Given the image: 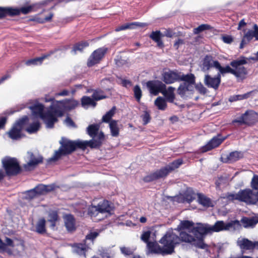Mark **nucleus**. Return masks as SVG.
<instances>
[{"label":"nucleus","mask_w":258,"mask_h":258,"mask_svg":"<svg viewBox=\"0 0 258 258\" xmlns=\"http://www.w3.org/2000/svg\"><path fill=\"white\" fill-rule=\"evenodd\" d=\"M219 62L217 60H214L211 56H206L203 60L202 70L204 72L208 71L210 68H214L216 69V63Z\"/></svg>","instance_id":"393cba45"},{"label":"nucleus","mask_w":258,"mask_h":258,"mask_svg":"<svg viewBox=\"0 0 258 258\" xmlns=\"http://www.w3.org/2000/svg\"><path fill=\"white\" fill-rule=\"evenodd\" d=\"M147 86L150 92L155 95H157L159 92L161 93L163 89L166 87V85L159 81H148L147 83Z\"/></svg>","instance_id":"a211bd4d"},{"label":"nucleus","mask_w":258,"mask_h":258,"mask_svg":"<svg viewBox=\"0 0 258 258\" xmlns=\"http://www.w3.org/2000/svg\"><path fill=\"white\" fill-rule=\"evenodd\" d=\"M258 93V90H254L250 92H247L244 94L241 95H235L231 96L229 98L230 102L236 101L237 100H241L246 99L250 97H252L255 96Z\"/></svg>","instance_id":"bb28decb"},{"label":"nucleus","mask_w":258,"mask_h":258,"mask_svg":"<svg viewBox=\"0 0 258 258\" xmlns=\"http://www.w3.org/2000/svg\"><path fill=\"white\" fill-rule=\"evenodd\" d=\"M2 163L8 176L15 175L20 172V167L16 158L5 157L2 160Z\"/></svg>","instance_id":"9b49d317"},{"label":"nucleus","mask_w":258,"mask_h":258,"mask_svg":"<svg viewBox=\"0 0 258 258\" xmlns=\"http://www.w3.org/2000/svg\"><path fill=\"white\" fill-rule=\"evenodd\" d=\"M40 127V124L39 121H34L32 123L26 128V131L29 134L34 133L37 132Z\"/></svg>","instance_id":"a18cd8bd"},{"label":"nucleus","mask_w":258,"mask_h":258,"mask_svg":"<svg viewBox=\"0 0 258 258\" xmlns=\"http://www.w3.org/2000/svg\"><path fill=\"white\" fill-rule=\"evenodd\" d=\"M107 48L105 47L99 48L95 50L89 57L87 65L88 67H92L98 63L103 57L107 52Z\"/></svg>","instance_id":"2eb2a0df"},{"label":"nucleus","mask_w":258,"mask_h":258,"mask_svg":"<svg viewBox=\"0 0 258 258\" xmlns=\"http://www.w3.org/2000/svg\"><path fill=\"white\" fill-rule=\"evenodd\" d=\"M116 108L115 107H113L110 110L106 113L105 115H104L102 118V122L109 123L111 120L112 117L115 114Z\"/></svg>","instance_id":"58836bf2"},{"label":"nucleus","mask_w":258,"mask_h":258,"mask_svg":"<svg viewBox=\"0 0 258 258\" xmlns=\"http://www.w3.org/2000/svg\"><path fill=\"white\" fill-rule=\"evenodd\" d=\"M89 43L87 41H83L79 43L74 46L73 49L72 50V52L75 54L77 50L82 51L84 48L87 47Z\"/></svg>","instance_id":"09e8293b"},{"label":"nucleus","mask_w":258,"mask_h":258,"mask_svg":"<svg viewBox=\"0 0 258 258\" xmlns=\"http://www.w3.org/2000/svg\"><path fill=\"white\" fill-rule=\"evenodd\" d=\"M174 202H177V203H184L186 202L184 194H180L177 196L172 198Z\"/></svg>","instance_id":"13d9d810"},{"label":"nucleus","mask_w":258,"mask_h":258,"mask_svg":"<svg viewBox=\"0 0 258 258\" xmlns=\"http://www.w3.org/2000/svg\"><path fill=\"white\" fill-rule=\"evenodd\" d=\"M151 234L150 230L144 231L141 236V240L147 243L150 252L165 255L174 252L175 245L178 243V237L172 230H168L160 240L159 242L162 245V246L156 242H149Z\"/></svg>","instance_id":"f257e3e1"},{"label":"nucleus","mask_w":258,"mask_h":258,"mask_svg":"<svg viewBox=\"0 0 258 258\" xmlns=\"http://www.w3.org/2000/svg\"><path fill=\"white\" fill-rule=\"evenodd\" d=\"M240 221L245 228L253 227L258 223V216L243 217Z\"/></svg>","instance_id":"cd10ccee"},{"label":"nucleus","mask_w":258,"mask_h":258,"mask_svg":"<svg viewBox=\"0 0 258 258\" xmlns=\"http://www.w3.org/2000/svg\"><path fill=\"white\" fill-rule=\"evenodd\" d=\"M216 69L219 71V73L218 74H224L226 73H230L232 74V67L231 68L229 66H226L225 67H221L220 63L219 62L216 63Z\"/></svg>","instance_id":"a19ab883"},{"label":"nucleus","mask_w":258,"mask_h":258,"mask_svg":"<svg viewBox=\"0 0 258 258\" xmlns=\"http://www.w3.org/2000/svg\"><path fill=\"white\" fill-rule=\"evenodd\" d=\"M210 28V26L207 24H202L199 27L195 28L194 29V32L195 34H199L200 32L205 30H208Z\"/></svg>","instance_id":"864d4df0"},{"label":"nucleus","mask_w":258,"mask_h":258,"mask_svg":"<svg viewBox=\"0 0 258 258\" xmlns=\"http://www.w3.org/2000/svg\"><path fill=\"white\" fill-rule=\"evenodd\" d=\"M101 231L100 230H91L86 236V240H89L93 242L95 238L99 235Z\"/></svg>","instance_id":"49530a36"},{"label":"nucleus","mask_w":258,"mask_h":258,"mask_svg":"<svg viewBox=\"0 0 258 258\" xmlns=\"http://www.w3.org/2000/svg\"><path fill=\"white\" fill-rule=\"evenodd\" d=\"M134 93L135 97L137 100L139 102L142 95V91L139 86L136 85L135 86L134 88Z\"/></svg>","instance_id":"3c124183"},{"label":"nucleus","mask_w":258,"mask_h":258,"mask_svg":"<svg viewBox=\"0 0 258 258\" xmlns=\"http://www.w3.org/2000/svg\"><path fill=\"white\" fill-rule=\"evenodd\" d=\"M174 91L175 88L172 87H169L167 89L165 87V89L162 91L161 93L166 98L167 101L169 102H173L175 98Z\"/></svg>","instance_id":"c85d7f7f"},{"label":"nucleus","mask_w":258,"mask_h":258,"mask_svg":"<svg viewBox=\"0 0 258 258\" xmlns=\"http://www.w3.org/2000/svg\"><path fill=\"white\" fill-rule=\"evenodd\" d=\"M56 186L54 184L44 185L39 184L34 188L37 197L44 195L48 192L54 190Z\"/></svg>","instance_id":"a878e982"},{"label":"nucleus","mask_w":258,"mask_h":258,"mask_svg":"<svg viewBox=\"0 0 258 258\" xmlns=\"http://www.w3.org/2000/svg\"><path fill=\"white\" fill-rule=\"evenodd\" d=\"M240 226V222L235 220L228 223H224L222 221H218L215 224L211 226L208 224H199L196 228L199 232V237L197 238L198 244L201 246V249H205L207 245L204 243L205 236L209 233L214 232H218L221 231L229 230L231 228L235 229Z\"/></svg>","instance_id":"f03ea898"},{"label":"nucleus","mask_w":258,"mask_h":258,"mask_svg":"<svg viewBox=\"0 0 258 258\" xmlns=\"http://www.w3.org/2000/svg\"><path fill=\"white\" fill-rule=\"evenodd\" d=\"M81 103L84 107H88V106H92L94 107L96 105L94 99L88 96H83L82 98Z\"/></svg>","instance_id":"ea45409f"},{"label":"nucleus","mask_w":258,"mask_h":258,"mask_svg":"<svg viewBox=\"0 0 258 258\" xmlns=\"http://www.w3.org/2000/svg\"><path fill=\"white\" fill-rule=\"evenodd\" d=\"M28 121V117L26 116H24L21 119L17 121L11 130L8 133L9 137L13 140H18L21 138L22 137V130Z\"/></svg>","instance_id":"f8f14e48"},{"label":"nucleus","mask_w":258,"mask_h":258,"mask_svg":"<svg viewBox=\"0 0 258 258\" xmlns=\"http://www.w3.org/2000/svg\"><path fill=\"white\" fill-rule=\"evenodd\" d=\"M237 244L241 249L251 250L255 247L258 248V241L253 242L244 238H238Z\"/></svg>","instance_id":"412c9836"},{"label":"nucleus","mask_w":258,"mask_h":258,"mask_svg":"<svg viewBox=\"0 0 258 258\" xmlns=\"http://www.w3.org/2000/svg\"><path fill=\"white\" fill-rule=\"evenodd\" d=\"M180 74L179 81H183L187 84H190L194 86L195 83V77L192 74L186 75Z\"/></svg>","instance_id":"f704fd0d"},{"label":"nucleus","mask_w":258,"mask_h":258,"mask_svg":"<svg viewBox=\"0 0 258 258\" xmlns=\"http://www.w3.org/2000/svg\"><path fill=\"white\" fill-rule=\"evenodd\" d=\"M198 201L201 205L206 207H213L212 202L210 198L201 194H198Z\"/></svg>","instance_id":"7c9ffc66"},{"label":"nucleus","mask_w":258,"mask_h":258,"mask_svg":"<svg viewBox=\"0 0 258 258\" xmlns=\"http://www.w3.org/2000/svg\"><path fill=\"white\" fill-rule=\"evenodd\" d=\"M45 220L43 218L40 219L36 226V231L37 233L42 234L45 232Z\"/></svg>","instance_id":"37998d69"},{"label":"nucleus","mask_w":258,"mask_h":258,"mask_svg":"<svg viewBox=\"0 0 258 258\" xmlns=\"http://www.w3.org/2000/svg\"><path fill=\"white\" fill-rule=\"evenodd\" d=\"M194 88L191 84L183 83L178 87V93L181 97H188L192 94Z\"/></svg>","instance_id":"b1692460"},{"label":"nucleus","mask_w":258,"mask_h":258,"mask_svg":"<svg viewBox=\"0 0 258 258\" xmlns=\"http://www.w3.org/2000/svg\"><path fill=\"white\" fill-rule=\"evenodd\" d=\"M143 124L144 125L147 124L150 121V116L149 114L147 112H145L144 114L142 116Z\"/></svg>","instance_id":"052dcab7"},{"label":"nucleus","mask_w":258,"mask_h":258,"mask_svg":"<svg viewBox=\"0 0 258 258\" xmlns=\"http://www.w3.org/2000/svg\"><path fill=\"white\" fill-rule=\"evenodd\" d=\"M222 40L224 42L230 44L233 41V38L232 36L229 35H225L222 37Z\"/></svg>","instance_id":"680f3d73"},{"label":"nucleus","mask_w":258,"mask_h":258,"mask_svg":"<svg viewBox=\"0 0 258 258\" xmlns=\"http://www.w3.org/2000/svg\"><path fill=\"white\" fill-rule=\"evenodd\" d=\"M58 220L57 213L55 211H52L49 213L48 221L50 223V227L54 228L56 225V222Z\"/></svg>","instance_id":"4c0bfd02"},{"label":"nucleus","mask_w":258,"mask_h":258,"mask_svg":"<svg viewBox=\"0 0 258 258\" xmlns=\"http://www.w3.org/2000/svg\"><path fill=\"white\" fill-rule=\"evenodd\" d=\"M92 98L94 101H97L105 98V96L103 94L102 91H95L92 95Z\"/></svg>","instance_id":"603ef678"},{"label":"nucleus","mask_w":258,"mask_h":258,"mask_svg":"<svg viewBox=\"0 0 258 258\" xmlns=\"http://www.w3.org/2000/svg\"><path fill=\"white\" fill-rule=\"evenodd\" d=\"M249 58L241 56L239 58L232 61L230 64L232 67V74L236 78L243 79L247 74L246 69L243 67L244 64L248 63Z\"/></svg>","instance_id":"1a4fd4ad"},{"label":"nucleus","mask_w":258,"mask_h":258,"mask_svg":"<svg viewBox=\"0 0 258 258\" xmlns=\"http://www.w3.org/2000/svg\"><path fill=\"white\" fill-rule=\"evenodd\" d=\"M155 104L160 110H164L167 107L166 100L162 97H158L155 100Z\"/></svg>","instance_id":"c03bdc74"},{"label":"nucleus","mask_w":258,"mask_h":258,"mask_svg":"<svg viewBox=\"0 0 258 258\" xmlns=\"http://www.w3.org/2000/svg\"><path fill=\"white\" fill-rule=\"evenodd\" d=\"M183 43V40L181 39H178V40H177L174 44V48L176 49H177L179 46L181 44H182Z\"/></svg>","instance_id":"338daca9"},{"label":"nucleus","mask_w":258,"mask_h":258,"mask_svg":"<svg viewBox=\"0 0 258 258\" xmlns=\"http://www.w3.org/2000/svg\"><path fill=\"white\" fill-rule=\"evenodd\" d=\"M199 224H203V223H197L195 224L193 222L188 220L181 221L177 228V229L179 231L186 230L188 233L186 231H181L179 237L175 234L178 237V241L181 240L183 242L201 248V246L198 245L197 239L199 237V232L196 228L199 226Z\"/></svg>","instance_id":"7ed1b4c3"},{"label":"nucleus","mask_w":258,"mask_h":258,"mask_svg":"<svg viewBox=\"0 0 258 258\" xmlns=\"http://www.w3.org/2000/svg\"><path fill=\"white\" fill-rule=\"evenodd\" d=\"M100 128L99 124H93L89 125L87 128V134L92 138H94L98 133Z\"/></svg>","instance_id":"c9c22d12"},{"label":"nucleus","mask_w":258,"mask_h":258,"mask_svg":"<svg viewBox=\"0 0 258 258\" xmlns=\"http://www.w3.org/2000/svg\"><path fill=\"white\" fill-rule=\"evenodd\" d=\"M174 202H177V203H184L186 202L184 194H180L177 196L172 198Z\"/></svg>","instance_id":"4d7b16f0"},{"label":"nucleus","mask_w":258,"mask_h":258,"mask_svg":"<svg viewBox=\"0 0 258 258\" xmlns=\"http://www.w3.org/2000/svg\"><path fill=\"white\" fill-rule=\"evenodd\" d=\"M73 251L76 253L82 255H85L87 251V246L85 244L77 243L73 245Z\"/></svg>","instance_id":"72a5a7b5"},{"label":"nucleus","mask_w":258,"mask_h":258,"mask_svg":"<svg viewBox=\"0 0 258 258\" xmlns=\"http://www.w3.org/2000/svg\"><path fill=\"white\" fill-rule=\"evenodd\" d=\"M147 25L145 23H127L121 25L120 26H118L115 29V31L116 32H118L120 31L126 30L127 29H133L134 28L135 26H139V27H144L146 26Z\"/></svg>","instance_id":"473e14b6"},{"label":"nucleus","mask_w":258,"mask_h":258,"mask_svg":"<svg viewBox=\"0 0 258 258\" xmlns=\"http://www.w3.org/2000/svg\"><path fill=\"white\" fill-rule=\"evenodd\" d=\"M24 198L27 200H31L37 197L36 191L34 188L26 191L24 192Z\"/></svg>","instance_id":"8fccbe9b"},{"label":"nucleus","mask_w":258,"mask_h":258,"mask_svg":"<svg viewBox=\"0 0 258 258\" xmlns=\"http://www.w3.org/2000/svg\"><path fill=\"white\" fill-rule=\"evenodd\" d=\"M175 33L171 30H167L165 32V35L168 37H172Z\"/></svg>","instance_id":"774afa93"},{"label":"nucleus","mask_w":258,"mask_h":258,"mask_svg":"<svg viewBox=\"0 0 258 258\" xmlns=\"http://www.w3.org/2000/svg\"><path fill=\"white\" fill-rule=\"evenodd\" d=\"M53 16V14L52 13H50L48 14V16L45 17L43 19H40V20H38V22H39V23H43L45 22L50 21L51 20Z\"/></svg>","instance_id":"e2e57ef3"},{"label":"nucleus","mask_w":258,"mask_h":258,"mask_svg":"<svg viewBox=\"0 0 258 258\" xmlns=\"http://www.w3.org/2000/svg\"><path fill=\"white\" fill-rule=\"evenodd\" d=\"M161 33L159 31H157L155 32H153L150 37V38L154 40V41H157L160 40L161 38Z\"/></svg>","instance_id":"5fc2aeb1"},{"label":"nucleus","mask_w":258,"mask_h":258,"mask_svg":"<svg viewBox=\"0 0 258 258\" xmlns=\"http://www.w3.org/2000/svg\"><path fill=\"white\" fill-rule=\"evenodd\" d=\"M204 83L208 88L216 90L218 89L221 83V75L220 74H217L216 76L212 77L207 74L205 76Z\"/></svg>","instance_id":"dca6fc26"},{"label":"nucleus","mask_w":258,"mask_h":258,"mask_svg":"<svg viewBox=\"0 0 258 258\" xmlns=\"http://www.w3.org/2000/svg\"><path fill=\"white\" fill-rule=\"evenodd\" d=\"M65 123L67 124V126H70V127H75V125L72 119L69 117H67L64 121Z\"/></svg>","instance_id":"69168bd1"},{"label":"nucleus","mask_w":258,"mask_h":258,"mask_svg":"<svg viewBox=\"0 0 258 258\" xmlns=\"http://www.w3.org/2000/svg\"><path fill=\"white\" fill-rule=\"evenodd\" d=\"M111 207L107 201L100 202L97 206H92L89 208L88 213L91 217L99 218L96 220H100L107 217L111 212Z\"/></svg>","instance_id":"6e6552de"},{"label":"nucleus","mask_w":258,"mask_h":258,"mask_svg":"<svg viewBox=\"0 0 258 258\" xmlns=\"http://www.w3.org/2000/svg\"><path fill=\"white\" fill-rule=\"evenodd\" d=\"M226 139L222 137L220 135L213 137L205 146L202 148V152H207L217 147Z\"/></svg>","instance_id":"aec40b11"},{"label":"nucleus","mask_w":258,"mask_h":258,"mask_svg":"<svg viewBox=\"0 0 258 258\" xmlns=\"http://www.w3.org/2000/svg\"><path fill=\"white\" fill-rule=\"evenodd\" d=\"M226 198L229 201L238 200L247 204H254L258 201V193L250 189H245L237 194H228Z\"/></svg>","instance_id":"423d86ee"},{"label":"nucleus","mask_w":258,"mask_h":258,"mask_svg":"<svg viewBox=\"0 0 258 258\" xmlns=\"http://www.w3.org/2000/svg\"><path fill=\"white\" fill-rule=\"evenodd\" d=\"M28 154L29 155V161L24 165V168L26 169L31 170L42 162L43 158L41 156H35L31 152H28Z\"/></svg>","instance_id":"4be33fe9"},{"label":"nucleus","mask_w":258,"mask_h":258,"mask_svg":"<svg viewBox=\"0 0 258 258\" xmlns=\"http://www.w3.org/2000/svg\"><path fill=\"white\" fill-rule=\"evenodd\" d=\"M120 250L125 255H130L132 253V250L128 247H120Z\"/></svg>","instance_id":"0e129e2a"},{"label":"nucleus","mask_w":258,"mask_h":258,"mask_svg":"<svg viewBox=\"0 0 258 258\" xmlns=\"http://www.w3.org/2000/svg\"><path fill=\"white\" fill-rule=\"evenodd\" d=\"M182 164V160L180 159L176 160L170 163L165 167L157 170L151 174L150 176L146 177L147 181H151L162 178L167 175L171 171L178 168Z\"/></svg>","instance_id":"9d476101"},{"label":"nucleus","mask_w":258,"mask_h":258,"mask_svg":"<svg viewBox=\"0 0 258 258\" xmlns=\"http://www.w3.org/2000/svg\"><path fill=\"white\" fill-rule=\"evenodd\" d=\"M104 139V135L103 132H100L98 133L97 139H93L89 141H82L83 149H85L87 147H90L91 148H97L99 147Z\"/></svg>","instance_id":"6ab92c4d"},{"label":"nucleus","mask_w":258,"mask_h":258,"mask_svg":"<svg viewBox=\"0 0 258 258\" xmlns=\"http://www.w3.org/2000/svg\"><path fill=\"white\" fill-rule=\"evenodd\" d=\"M109 126L111 136L115 137H117L119 133L118 121L115 120H111L109 123Z\"/></svg>","instance_id":"2f4dec72"},{"label":"nucleus","mask_w":258,"mask_h":258,"mask_svg":"<svg viewBox=\"0 0 258 258\" xmlns=\"http://www.w3.org/2000/svg\"><path fill=\"white\" fill-rule=\"evenodd\" d=\"M258 120V113L253 110L246 111L239 118L233 120V122L240 124H251Z\"/></svg>","instance_id":"4468645a"},{"label":"nucleus","mask_w":258,"mask_h":258,"mask_svg":"<svg viewBox=\"0 0 258 258\" xmlns=\"http://www.w3.org/2000/svg\"><path fill=\"white\" fill-rule=\"evenodd\" d=\"M5 241L4 244L6 249H7V246L14 247L15 246L13 240L9 237H6Z\"/></svg>","instance_id":"bf43d9fd"},{"label":"nucleus","mask_w":258,"mask_h":258,"mask_svg":"<svg viewBox=\"0 0 258 258\" xmlns=\"http://www.w3.org/2000/svg\"><path fill=\"white\" fill-rule=\"evenodd\" d=\"M253 37L255 40H258V26L256 24L253 25V30H249L245 33L240 43V48H243L244 45Z\"/></svg>","instance_id":"f3484780"},{"label":"nucleus","mask_w":258,"mask_h":258,"mask_svg":"<svg viewBox=\"0 0 258 258\" xmlns=\"http://www.w3.org/2000/svg\"><path fill=\"white\" fill-rule=\"evenodd\" d=\"M32 9L31 6L22 7L21 9L17 8H3L0 7V19L5 17L7 15L11 16L18 15L21 13L26 14L30 13Z\"/></svg>","instance_id":"ddd939ff"},{"label":"nucleus","mask_w":258,"mask_h":258,"mask_svg":"<svg viewBox=\"0 0 258 258\" xmlns=\"http://www.w3.org/2000/svg\"><path fill=\"white\" fill-rule=\"evenodd\" d=\"M78 101L74 99H66L61 101H53L51 105V109L55 117L62 116L65 111L75 108L79 105Z\"/></svg>","instance_id":"0eeeda50"},{"label":"nucleus","mask_w":258,"mask_h":258,"mask_svg":"<svg viewBox=\"0 0 258 258\" xmlns=\"http://www.w3.org/2000/svg\"><path fill=\"white\" fill-rule=\"evenodd\" d=\"M49 55L50 54L44 55L39 57L28 60L26 62V64L27 66L40 64L42 61Z\"/></svg>","instance_id":"79ce46f5"},{"label":"nucleus","mask_w":258,"mask_h":258,"mask_svg":"<svg viewBox=\"0 0 258 258\" xmlns=\"http://www.w3.org/2000/svg\"><path fill=\"white\" fill-rule=\"evenodd\" d=\"M59 143L61 145V147L58 151H55L54 155L51 158L48 159V163L55 162L59 159L62 155H66L72 153L74 151L77 147L83 149L82 141L78 140L76 141H72L62 138L59 141Z\"/></svg>","instance_id":"20e7f679"},{"label":"nucleus","mask_w":258,"mask_h":258,"mask_svg":"<svg viewBox=\"0 0 258 258\" xmlns=\"http://www.w3.org/2000/svg\"><path fill=\"white\" fill-rule=\"evenodd\" d=\"M242 157V154L237 151H234L230 153L227 156L226 161L227 162H233L237 161Z\"/></svg>","instance_id":"e433bc0d"},{"label":"nucleus","mask_w":258,"mask_h":258,"mask_svg":"<svg viewBox=\"0 0 258 258\" xmlns=\"http://www.w3.org/2000/svg\"><path fill=\"white\" fill-rule=\"evenodd\" d=\"M184 196L186 202L190 203L195 198V194L193 192L192 190L190 188L187 189L184 192Z\"/></svg>","instance_id":"de8ad7c7"},{"label":"nucleus","mask_w":258,"mask_h":258,"mask_svg":"<svg viewBox=\"0 0 258 258\" xmlns=\"http://www.w3.org/2000/svg\"><path fill=\"white\" fill-rule=\"evenodd\" d=\"M180 74L169 71L164 73L162 75V80L167 84H172L179 81Z\"/></svg>","instance_id":"5701e85b"},{"label":"nucleus","mask_w":258,"mask_h":258,"mask_svg":"<svg viewBox=\"0 0 258 258\" xmlns=\"http://www.w3.org/2000/svg\"><path fill=\"white\" fill-rule=\"evenodd\" d=\"M195 88L201 94H205L207 92V89L201 83L197 84Z\"/></svg>","instance_id":"6e6d98bb"},{"label":"nucleus","mask_w":258,"mask_h":258,"mask_svg":"<svg viewBox=\"0 0 258 258\" xmlns=\"http://www.w3.org/2000/svg\"><path fill=\"white\" fill-rule=\"evenodd\" d=\"M28 107L32 111L34 116H38L43 120L47 128L53 127L54 123L57 121V118L51 109V106L45 113L43 112L44 106L37 102L33 105L29 106Z\"/></svg>","instance_id":"39448f33"},{"label":"nucleus","mask_w":258,"mask_h":258,"mask_svg":"<svg viewBox=\"0 0 258 258\" xmlns=\"http://www.w3.org/2000/svg\"><path fill=\"white\" fill-rule=\"evenodd\" d=\"M64 220L65 226L69 231H72L75 230V219L72 215H66L64 217Z\"/></svg>","instance_id":"c756f323"}]
</instances>
